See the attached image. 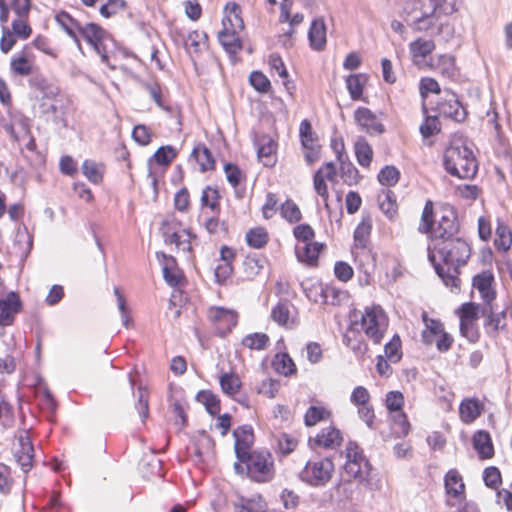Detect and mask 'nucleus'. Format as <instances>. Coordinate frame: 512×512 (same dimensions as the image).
Listing matches in <instances>:
<instances>
[{
	"label": "nucleus",
	"instance_id": "obj_1",
	"mask_svg": "<svg viewBox=\"0 0 512 512\" xmlns=\"http://www.w3.org/2000/svg\"><path fill=\"white\" fill-rule=\"evenodd\" d=\"M471 247L462 236L436 240L428 246V258L446 286L459 288V266L467 263Z\"/></svg>",
	"mask_w": 512,
	"mask_h": 512
},
{
	"label": "nucleus",
	"instance_id": "obj_2",
	"mask_svg": "<svg viewBox=\"0 0 512 512\" xmlns=\"http://www.w3.org/2000/svg\"><path fill=\"white\" fill-rule=\"evenodd\" d=\"M445 170L460 179L473 178L478 170V164L473 151L465 145H451L444 153Z\"/></svg>",
	"mask_w": 512,
	"mask_h": 512
},
{
	"label": "nucleus",
	"instance_id": "obj_3",
	"mask_svg": "<svg viewBox=\"0 0 512 512\" xmlns=\"http://www.w3.org/2000/svg\"><path fill=\"white\" fill-rule=\"evenodd\" d=\"M436 0H404L402 16L417 31H427L434 26Z\"/></svg>",
	"mask_w": 512,
	"mask_h": 512
},
{
	"label": "nucleus",
	"instance_id": "obj_4",
	"mask_svg": "<svg viewBox=\"0 0 512 512\" xmlns=\"http://www.w3.org/2000/svg\"><path fill=\"white\" fill-rule=\"evenodd\" d=\"M246 473L255 482H268L274 477V461L271 453L267 450L253 451L243 460Z\"/></svg>",
	"mask_w": 512,
	"mask_h": 512
},
{
	"label": "nucleus",
	"instance_id": "obj_5",
	"mask_svg": "<svg viewBox=\"0 0 512 512\" xmlns=\"http://www.w3.org/2000/svg\"><path fill=\"white\" fill-rule=\"evenodd\" d=\"M361 326L374 344H380L388 327V318L380 306L366 307Z\"/></svg>",
	"mask_w": 512,
	"mask_h": 512
},
{
	"label": "nucleus",
	"instance_id": "obj_6",
	"mask_svg": "<svg viewBox=\"0 0 512 512\" xmlns=\"http://www.w3.org/2000/svg\"><path fill=\"white\" fill-rule=\"evenodd\" d=\"M371 468L369 460L364 456L359 446L350 442L346 447V463L344 465L346 474L360 482H365L370 475Z\"/></svg>",
	"mask_w": 512,
	"mask_h": 512
},
{
	"label": "nucleus",
	"instance_id": "obj_7",
	"mask_svg": "<svg viewBox=\"0 0 512 512\" xmlns=\"http://www.w3.org/2000/svg\"><path fill=\"white\" fill-rule=\"evenodd\" d=\"M333 470L334 464L329 458L308 461L301 472V477L310 485L321 486L331 479Z\"/></svg>",
	"mask_w": 512,
	"mask_h": 512
},
{
	"label": "nucleus",
	"instance_id": "obj_8",
	"mask_svg": "<svg viewBox=\"0 0 512 512\" xmlns=\"http://www.w3.org/2000/svg\"><path fill=\"white\" fill-rule=\"evenodd\" d=\"M459 230L460 227L454 210H445L439 219L437 226L434 229L432 228L430 232L431 243H435L436 240H444L460 236Z\"/></svg>",
	"mask_w": 512,
	"mask_h": 512
},
{
	"label": "nucleus",
	"instance_id": "obj_9",
	"mask_svg": "<svg viewBox=\"0 0 512 512\" xmlns=\"http://www.w3.org/2000/svg\"><path fill=\"white\" fill-rule=\"evenodd\" d=\"M354 120L362 131L370 135L382 134L385 131L381 121L366 107H359L355 110Z\"/></svg>",
	"mask_w": 512,
	"mask_h": 512
},
{
	"label": "nucleus",
	"instance_id": "obj_10",
	"mask_svg": "<svg viewBox=\"0 0 512 512\" xmlns=\"http://www.w3.org/2000/svg\"><path fill=\"white\" fill-rule=\"evenodd\" d=\"M233 436L235 438L236 457L238 460H243L244 457L251 454L250 448L254 440L252 427L250 425L240 426L234 430Z\"/></svg>",
	"mask_w": 512,
	"mask_h": 512
},
{
	"label": "nucleus",
	"instance_id": "obj_11",
	"mask_svg": "<svg viewBox=\"0 0 512 512\" xmlns=\"http://www.w3.org/2000/svg\"><path fill=\"white\" fill-rule=\"evenodd\" d=\"M271 318L280 326L292 329L297 324L295 307L287 300L280 301L271 311Z\"/></svg>",
	"mask_w": 512,
	"mask_h": 512
},
{
	"label": "nucleus",
	"instance_id": "obj_12",
	"mask_svg": "<svg viewBox=\"0 0 512 512\" xmlns=\"http://www.w3.org/2000/svg\"><path fill=\"white\" fill-rule=\"evenodd\" d=\"M255 146L259 160L267 167L273 166L277 143L268 135H260L255 139Z\"/></svg>",
	"mask_w": 512,
	"mask_h": 512
},
{
	"label": "nucleus",
	"instance_id": "obj_13",
	"mask_svg": "<svg viewBox=\"0 0 512 512\" xmlns=\"http://www.w3.org/2000/svg\"><path fill=\"white\" fill-rule=\"evenodd\" d=\"M21 309V301L15 292H10L5 299L0 300V325H11L14 315Z\"/></svg>",
	"mask_w": 512,
	"mask_h": 512
},
{
	"label": "nucleus",
	"instance_id": "obj_14",
	"mask_svg": "<svg viewBox=\"0 0 512 512\" xmlns=\"http://www.w3.org/2000/svg\"><path fill=\"white\" fill-rule=\"evenodd\" d=\"M208 318L213 323L221 326L225 330H231L236 326L238 315L234 310L224 307H211L208 310Z\"/></svg>",
	"mask_w": 512,
	"mask_h": 512
},
{
	"label": "nucleus",
	"instance_id": "obj_15",
	"mask_svg": "<svg viewBox=\"0 0 512 512\" xmlns=\"http://www.w3.org/2000/svg\"><path fill=\"white\" fill-rule=\"evenodd\" d=\"M156 257L162 266L163 277L170 286H177L180 282V273L176 259L163 252H157Z\"/></svg>",
	"mask_w": 512,
	"mask_h": 512
},
{
	"label": "nucleus",
	"instance_id": "obj_16",
	"mask_svg": "<svg viewBox=\"0 0 512 512\" xmlns=\"http://www.w3.org/2000/svg\"><path fill=\"white\" fill-rule=\"evenodd\" d=\"M442 115L449 117L457 122H461L466 117V111L454 93H450L448 98L438 105Z\"/></svg>",
	"mask_w": 512,
	"mask_h": 512
},
{
	"label": "nucleus",
	"instance_id": "obj_17",
	"mask_svg": "<svg viewBox=\"0 0 512 512\" xmlns=\"http://www.w3.org/2000/svg\"><path fill=\"white\" fill-rule=\"evenodd\" d=\"M308 38L312 49L321 51L326 45V26L322 18H316L312 21Z\"/></svg>",
	"mask_w": 512,
	"mask_h": 512
},
{
	"label": "nucleus",
	"instance_id": "obj_18",
	"mask_svg": "<svg viewBox=\"0 0 512 512\" xmlns=\"http://www.w3.org/2000/svg\"><path fill=\"white\" fill-rule=\"evenodd\" d=\"M324 245L319 242H307L303 246L297 245L295 253L298 261L307 263L308 265H315L317 263L319 253Z\"/></svg>",
	"mask_w": 512,
	"mask_h": 512
},
{
	"label": "nucleus",
	"instance_id": "obj_19",
	"mask_svg": "<svg viewBox=\"0 0 512 512\" xmlns=\"http://www.w3.org/2000/svg\"><path fill=\"white\" fill-rule=\"evenodd\" d=\"M473 446L481 459H489L494 454V448L490 434L480 430L473 437Z\"/></svg>",
	"mask_w": 512,
	"mask_h": 512
},
{
	"label": "nucleus",
	"instance_id": "obj_20",
	"mask_svg": "<svg viewBox=\"0 0 512 512\" xmlns=\"http://www.w3.org/2000/svg\"><path fill=\"white\" fill-rule=\"evenodd\" d=\"M224 29L218 33V39L221 45L229 53H236L241 49L240 39L237 35V30L231 29L227 26L226 21L223 20Z\"/></svg>",
	"mask_w": 512,
	"mask_h": 512
},
{
	"label": "nucleus",
	"instance_id": "obj_21",
	"mask_svg": "<svg viewBox=\"0 0 512 512\" xmlns=\"http://www.w3.org/2000/svg\"><path fill=\"white\" fill-rule=\"evenodd\" d=\"M492 281L493 276L487 272H483L473 278V286L481 293L486 304H491L495 298V293L490 289Z\"/></svg>",
	"mask_w": 512,
	"mask_h": 512
},
{
	"label": "nucleus",
	"instance_id": "obj_22",
	"mask_svg": "<svg viewBox=\"0 0 512 512\" xmlns=\"http://www.w3.org/2000/svg\"><path fill=\"white\" fill-rule=\"evenodd\" d=\"M344 344L351 348L354 353L363 355L367 352V344L363 341L361 334L353 327L347 330L343 336Z\"/></svg>",
	"mask_w": 512,
	"mask_h": 512
},
{
	"label": "nucleus",
	"instance_id": "obj_23",
	"mask_svg": "<svg viewBox=\"0 0 512 512\" xmlns=\"http://www.w3.org/2000/svg\"><path fill=\"white\" fill-rule=\"evenodd\" d=\"M482 405L477 399H465L460 404L459 412L461 419L466 423L473 422L480 416Z\"/></svg>",
	"mask_w": 512,
	"mask_h": 512
},
{
	"label": "nucleus",
	"instance_id": "obj_24",
	"mask_svg": "<svg viewBox=\"0 0 512 512\" xmlns=\"http://www.w3.org/2000/svg\"><path fill=\"white\" fill-rule=\"evenodd\" d=\"M342 441L341 433L334 427L323 429L316 437V443L324 448H334Z\"/></svg>",
	"mask_w": 512,
	"mask_h": 512
},
{
	"label": "nucleus",
	"instance_id": "obj_25",
	"mask_svg": "<svg viewBox=\"0 0 512 512\" xmlns=\"http://www.w3.org/2000/svg\"><path fill=\"white\" fill-rule=\"evenodd\" d=\"M372 230V220L369 216L363 217L354 231V242L357 248H365Z\"/></svg>",
	"mask_w": 512,
	"mask_h": 512
},
{
	"label": "nucleus",
	"instance_id": "obj_26",
	"mask_svg": "<svg viewBox=\"0 0 512 512\" xmlns=\"http://www.w3.org/2000/svg\"><path fill=\"white\" fill-rule=\"evenodd\" d=\"M355 155L362 167H369L372 161L373 150L364 137H358L354 144Z\"/></svg>",
	"mask_w": 512,
	"mask_h": 512
},
{
	"label": "nucleus",
	"instance_id": "obj_27",
	"mask_svg": "<svg viewBox=\"0 0 512 512\" xmlns=\"http://www.w3.org/2000/svg\"><path fill=\"white\" fill-rule=\"evenodd\" d=\"M56 21L64 29V31L75 41L79 49H81V44L77 35L78 27H81V25L66 12L59 13L56 16Z\"/></svg>",
	"mask_w": 512,
	"mask_h": 512
},
{
	"label": "nucleus",
	"instance_id": "obj_28",
	"mask_svg": "<svg viewBox=\"0 0 512 512\" xmlns=\"http://www.w3.org/2000/svg\"><path fill=\"white\" fill-rule=\"evenodd\" d=\"M496 238L494 244L498 250L507 251L512 244L511 229L504 222L498 220L496 227Z\"/></svg>",
	"mask_w": 512,
	"mask_h": 512
},
{
	"label": "nucleus",
	"instance_id": "obj_29",
	"mask_svg": "<svg viewBox=\"0 0 512 512\" xmlns=\"http://www.w3.org/2000/svg\"><path fill=\"white\" fill-rule=\"evenodd\" d=\"M227 26L234 30H242L244 22L241 18V8L236 3H228L225 7V17Z\"/></svg>",
	"mask_w": 512,
	"mask_h": 512
},
{
	"label": "nucleus",
	"instance_id": "obj_30",
	"mask_svg": "<svg viewBox=\"0 0 512 512\" xmlns=\"http://www.w3.org/2000/svg\"><path fill=\"white\" fill-rule=\"evenodd\" d=\"M481 313L482 316L486 317L485 325L493 332H497L499 329L505 327V313L503 311L500 313H494L491 305L487 304V307H484L481 310Z\"/></svg>",
	"mask_w": 512,
	"mask_h": 512
},
{
	"label": "nucleus",
	"instance_id": "obj_31",
	"mask_svg": "<svg viewBox=\"0 0 512 512\" xmlns=\"http://www.w3.org/2000/svg\"><path fill=\"white\" fill-rule=\"evenodd\" d=\"M163 236L166 243L175 244L176 247L182 251L191 250V244L189 241L190 234L186 230H183L181 233L176 231L170 233L168 230L163 228Z\"/></svg>",
	"mask_w": 512,
	"mask_h": 512
},
{
	"label": "nucleus",
	"instance_id": "obj_32",
	"mask_svg": "<svg viewBox=\"0 0 512 512\" xmlns=\"http://www.w3.org/2000/svg\"><path fill=\"white\" fill-rule=\"evenodd\" d=\"M192 157L199 163L202 172L214 169V158L206 146L199 145L195 147L192 151Z\"/></svg>",
	"mask_w": 512,
	"mask_h": 512
},
{
	"label": "nucleus",
	"instance_id": "obj_33",
	"mask_svg": "<svg viewBox=\"0 0 512 512\" xmlns=\"http://www.w3.org/2000/svg\"><path fill=\"white\" fill-rule=\"evenodd\" d=\"M82 171L90 182L94 184H99L102 182L104 173L103 164L87 159L82 164Z\"/></svg>",
	"mask_w": 512,
	"mask_h": 512
},
{
	"label": "nucleus",
	"instance_id": "obj_34",
	"mask_svg": "<svg viewBox=\"0 0 512 512\" xmlns=\"http://www.w3.org/2000/svg\"><path fill=\"white\" fill-rule=\"evenodd\" d=\"M367 78L364 74H351L346 79L347 90L353 100H359L363 94L364 83Z\"/></svg>",
	"mask_w": 512,
	"mask_h": 512
},
{
	"label": "nucleus",
	"instance_id": "obj_35",
	"mask_svg": "<svg viewBox=\"0 0 512 512\" xmlns=\"http://www.w3.org/2000/svg\"><path fill=\"white\" fill-rule=\"evenodd\" d=\"M198 402L202 403L210 415H216L220 411V400L211 391L202 390L196 395Z\"/></svg>",
	"mask_w": 512,
	"mask_h": 512
},
{
	"label": "nucleus",
	"instance_id": "obj_36",
	"mask_svg": "<svg viewBox=\"0 0 512 512\" xmlns=\"http://www.w3.org/2000/svg\"><path fill=\"white\" fill-rule=\"evenodd\" d=\"M445 488L448 494L458 497L464 492L462 478L455 470H450L445 476Z\"/></svg>",
	"mask_w": 512,
	"mask_h": 512
},
{
	"label": "nucleus",
	"instance_id": "obj_37",
	"mask_svg": "<svg viewBox=\"0 0 512 512\" xmlns=\"http://www.w3.org/2000/svg\"><path fill=\"white\" fill-rule=\"evenodd\" d=\"M409 49L413 58H425L435 49V43L432 40L418 38L410 43Z\"/></svg>",
	"mask_w": 512,
	"mask_h": 512
},
{
	"label": "nucleus",
	"instance_id": "obj_38",
	"mask_svg": "<svg viewBox=\"0 0 512 512\" xmlns=\"http://www.w3.org/2000/svg\"><path fill=\"white\" fill-rule=\"evenodd\" d=\"M273 366L278 373L284 376H289L296 372V366L292 358L286 353L276 354Z\"/></svg>",
	"mask_w": 512,
	"mask_h": 512
},
{
	"label": "nucleus",
	"instance_id": "obj_39",
	"mask_svg": "<svg viewBox=\"0 0 512 512\" xmlns=\"http://www.w3.org/2000/svg\"><path fill=\"white\" fill-rule=\"evenodd\" d=\"M219 382L223 393L229 396L237 394L241 387V381L234 373L222 374L219 378Z\"/></svg>",
	"mask_w": 512,
	"mask_h": 512
},
{
	"label": "nucleus",
	"instance_id": "obj_40",
	"mask_svg": "<svg viewBox=\"0 0 512 512\" xmlns=\"http://www.w3.org/2000/svg\"><path fill=\"white\" fill-rule=\"evenodd\" d=\"M78 33L90 44H94L103 40L105 31L95 23H87L84 26L78 27Z\"/></svg>",
	"mask_w": 512,
	"mask_h": 512
},
{
	"label": "nucleus",
	"instance_id": "obj_41",
	"mask_svg": "<svg viewBox=\"0 0 512 512\" xmlns=\"http://www.w3.org/2000/svg\"><path fill=\"white\" fill-rule=\"evenodd\" d=\"M246 241L249 246L260 249L268 242V234L262 227L250 229L246 234Z\"/></svg>",
	"mask_w": 512,
	"mask_h": 512
},
{
	"label": "nucleus",
	"instance_id": "obj_42",
	"mask_svg": "<svg viewBox=\"0 0 512 512\" xmlns=\"http://www.w3.org/2000/svg\"><path fill=\"white\" fill-rule=\"evenodd\" d=\"M269 343V337L265 333H252L246 335L242 344L251 350H263Z\"/></svg>",
	"mask_w": 512,
	"mask_h": 512
},
{
	"label": "nucleus",
	"instance_id": "obj_43",
	"mask_svg": "<svg viewBox=\"0 0 512 512\" xmlns=\"http://www.w3.org/2000/svg\"><path fill=\"white\" fill-rule=\"evenodd\" d=\"M433 65L445 77L450 78L455 74V60L451 55H440Z\"/></svg>",
	"mask_w": 512,
	"mask_h": 512
},
{
	"label": "nucleus",
	"instance_id": "obj_44",
	"mask_svg": "<svg viewBox=\"0 0 512 512\" xmlns=\"http://www.w3.org/2000/svg\"><path fill=\"white\" fill-rule=\"evenodd\" d=\"M263 261L255 257H247L243 262V273L247 280L254 279L263 269Z\"/></svg>",
	"mask_w": 512,
	"mask_h": 512
},
{
	"label": "nucleus",
	"instance_id": "obj_45",
	"mask_svg": "<svg viewBox=\"0 0 512 512\" xmlns=\"http://www.w3.org/2000/svg\"><path fill=\"white\" fill-rule=\"evenodd\" d=\"M400 172L395 166H385L378 174V181L385 186H394L399 181Z\"/></svg>",
	"mask_w": 512,
	"mask_h": 512
},
{
	"label": "nucleus",
	"instance_id": "obj_46",
	"mask_svg": "<svg viewBox=\"0 0 512 512\" xmlns=\"http://www.w3.org/2000/svg\"><path fill=\"white\" fill-rule=\"evenodd\" d=\"M219 198V192L216 188L206 186L201 194V204L209 207L213 212H215L219 207Z\"/></svg>",
	"mask_w": 512,
	"mask_h": 512
},
{
	"label": "nucleus",
	"instance_id": "obj_47",
	"mask_svg": "<svg viewBox=\"0 0 512 512\" xmlns=\"http://www.w3.org/2000/svg\"><path fill=\"white\" fill-rule=\"evenodd\" d=\"M401 341L398 335H395L390 342L384 347L385 357L393 363L398 362L401 359Z\"/></svg>",
	"mask_w": 512,
	"mask_h": 512
},
{
	"label": "nucleus",
	"instance_id": "obj_48",
	"mask_svg": "<svg viewBox=\"0 0 512 512\" xmlns=\"http://www.w3.org/2000/svg\"><path fill=\"white\" fill-rule=\"evenodd\" d=\"M206 35L198 31H192L188 34L184 41L185 48L187 50H193L199 52L203 46H205Z\"/></svg>",
	"mask_w": 512,
	"mask_h": 512
},
{
	"label": "nucleus",
	"instance_id": "obj_49",
	"mask_svg": "<svg viewBox=\"0 0 512 512\" xmlns=\"http://www.w3.org/2000/svg\"><path fill=\"white\" fill-rule=\"evenodd\" d=\"M433 228V203L431 201H427L421 216V224L419 226V231L421 233L427 234L430 233Z\"/></svg>",
	"mask_w": 512,
	"mask_h": 512
},
{
	"label": "nucleus",
	"instance_id": "obj_50",
	"mask_svg": "<svg viewBox=\"0 0 512 512\" xmlns=\"http://www.w3.org/2000/svg\"><path fill=\"white\" fill-rule=\"evenodd\" d=\"M281 215L291 223L298 222L302 217L299 207L291 200L282 204Z\"/></svg>",
	"mask_w": 512,
	"mask_h": 512
},
{
	"label": "nucleus",
	"instance_id": "obj_51",
	"mask_svg": "<svg viewBox=\"0 0 512 512\" xmlns=\"http://www.w3.org/2000/svg\"><path fill=\"white\" fill-rule=\"evenodd\" d=\"M10 67L15 74L20 76H28L32 72V65L25 56L13 58Z\"/></svg>",
	"mask_w": 512,
	"mask_h": 512
},
{
	"label": "nucleus",
	"instance_id": "obj_52",
	"mask_svg": "<svg viewBox=\"0 0 512 512\" xmlns=\"http://www.w3.org/2000/svg\"><path fill=\"white\" fill-rule=\"evenodd\" d=\"M393 193L391 191H387L383 199H379V207L381 211L390 219L394 217L397 213V204L393 199Z\"/></svg>",
	"mask_w": 512,
	"mask_h": 512
},
{
	"label": "nucleus",
	"instance_id": "obj_53",
	"mask_svg": "<svg viewBox=\"0 0 512 512\" xmlns=\"http://www.w3.org/2000/svg\"><path fill=\"white\" fill-rule=\"evenodd\" d=\"M249 81L254 89L261 93L268 92L271 87L269 79L259 71H253L250 74Z\"/></svg>",
	"mask_w": 512,
	"mask_h": 512
},
{
	"label": "nucleus",
	"instance_id": "obj_54",
	"mask_svg": "<svg viewBox=\"0 0 512 512\" xmlns=\"http://www.w3.org/2000/svg\"><path fill=\"white\" fill-rule=\"evenodd\" d=\"M328 415L323 407L311 406L305 414L304 421L307 426H314Z\"/></svg>",
	"mask_w": 512,
	"mask_h": 512
},
{
	"label": "nucleus",
	"instance_id": "obj_55",
	"mask_svg": "<svg viewBox=\"0 0 512 512\" xmlns=\"http://www.w3.org/2000/svg\"><path fill=\"white\" fill-rule=\"evenodd\" d=\"M125 7L126 2L124 0H108L100 7L99 12L103 17L109 18L125 9Z\"/></svg>",
	"mask_w": 512,
	"mask_h": 512
},
{
	"label": "nucleus",
	"instance_id": "obj_56",
	"mask_svg": "<svg viewBox=\"0 0 512 512\" xmlns=\"http://www.w3.org/2000/svg\"><path fill=\"white\" fill-rule=\"evenodd\" d=\"M177 152L172 146H162L155 153V161L160 165H169L176 157Z\"/></svg>",
	"mask_w": 512,
	"mask_h": 512
},
{
	"label": "nucleus",
	"instance_id": "obj_57",
	"mask_svg": "<svg viewBox=\"0 0 512 512\" xmlns=\"http://www.w3.org/2000/svg\"><path fill=\"white\" fill-rule=\"evenodd\" d=\"M404 405V396L399 391H390L386 395V407L390 413L401 411Z\"/></svg>",
	"mask_w": 512,
	"mask_h": 512
},
{
	"label": "nucleus",
	"instance_id": "obj_58",
	"mask_svg": "<svg viewBox=\"0 0 512 512\" xmlns=\"http://www.w3.org/2000/svg\"><path fill=\"white\" fill-rule=\"evenodd\" d=\"M299 135L304 148H310L311 144H314V133L312 131L311 123L307 119L301 121Z\"/></svg>",
	"mask_w": 512,
	"mask_h": 512
},
{
	"label": "nucleus",
	"instance_id": "obj_59",
	"mask_svg": "<svg viewBox=\"0 0 512 512\" xmlns=\"http://www.w3.org/2000/svg\"><path fill=\"white\" fill-rule=\"evenodd\" d=\"M341 177L344 183L348 185H354L359 180V172L357 168L352 163H342L341 164Z\"/></svg>",
	"mask_w": 512,
	"mask_h": 512
},
{
	"label": "nucleus",
	"instance_id": "obj_60",
	"mask_svg": "<svg viewBox=\"0 0 512 512\" xmlns=\"http://www.w3.org/2000/svg\"><path fill=\"white\" fill-rule=\"evenodd\" d=\"M294 237L303 243L313 241L315 232L309 224H299L293 229Z\"/></svg>",
	"mask_w": 512,
	"mask_h": 512
},
{
	"label": "nucleus",
	"instance_id": "obj_61",
	"mask_svg": "<svg viewBox=\"0 0 512 512\" xmlns=\"http://www.w3.org/2000/svg\"><path fill=\"white\" fill-rule=\"evenodd\" d=\"M280 387V383L274 379H265L262 380L261 384L258 386V393L263 394L269 398H274L277 394Z\"/></svg>",
	"mask_w": 512,
	"mask_h": 512
},
{
	"label": "nucleus",
	"instance_id": "obj_62",
	"mask_svg": "<svg viewBox=\"0 0 512 512\" xmlns=\"http://www.w3.org/2000/svg\"><path fill=\"white\" fill-rule=\"evenodd\" d=\"M460 320L476 322L479 315V305L475 303H464L461 308Z\"/></svg>",
	"mask_w": 512,
	"mask_h": 512
},
{
	"label": "nucleus",
	"instance_id": "obj_63",
	"mask_svg": "<svg viewBox=\"0 0 512 512\" xmlns=\"http://www.w3.org/2000/svg\"><path fill=\"white\" fill-rule=\"evenodd\" d=\"M351 402L358 407L368 404L370 400V394L368 390L363 386H357L352 391Z\"/></svg>",
	"mask_w": 512,
	"mask_h": 512
},
{
	"label": "nucleus",
	"instance_id": "obj_64",
	"mask_svg": "<svg viewBox=\"0 0 512 512\" xmlns=\"http://www.w3.org/2000/svg\"><path fill=\"white\" fill-rule=\"evenodd\" d=\"M133 139L140 145L145 146L151 141V133L145 125H137L132 131Z\"/></svg>",
	"mask_w": 512,
	"mask_h": 512
}]
</instances>
